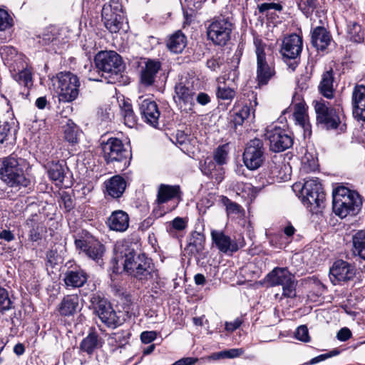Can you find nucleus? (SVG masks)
<instances>
[{"label":"nucleus","mask_w":365,"mask_h":365,"mask_svg":"<svg viewBox=\"0 0 365 365\" xmlns=\"http://www.w3.org/2000/svg\"><path fill=\"white\" fill-rule=\"evenodd\" d=\"M227 152L225 145L219 146L214 153V160L221 167L226 163Z\"/></svg>","instance_id":"864d4df0"},{"label":"nucleus","mask_w":365,"mask_h":365,"mask_svg":"<svg viewBox=\"0 0 365 365\" xmlns=\"http://www.w3.org/2000/svg\"><path fill=\"white\" fill-rule=\"evenodd\" d=\"M140 111L144 121L156 128L158 125L160 111L157 103L150 99H144L140 103Z\"/></svg>","instance_id":"6ab92c4d"},{"label":"nucleus","mask_w":365,"mask_h":365,"mask_svg":"<svg viewBox=\"0 0 365 365\" xmlns=\"http://www.w3.org/2000/svg\"><path fill=\"white\" fill-rule=\"evenodd\" d=\"M91 304L95 313L108 327L114 329L121 324L116 312L105 298L93 294L91 298Z\"/></svg>","instance_id":"1a4fd4ad"},{"label":"nucleus","mask_w":365,"mask_h":365,"mask_svg":"<svg viewBox=\"0 0 365 365\" xmlns=\"http://www.w3.org/2000/svg\"><path fill=\"white\" fill-rule=\"evenodd\" d=\"M269 287L282 286V296L286 298L296 297L297 281L287 267H275L264 278Z\"/></svg>","instance_id":"20e7f679"},{"label":"nucleus","mask_w":365,"mask_h":365,"mask_svg":"<svg viewBox=\"0 0 365 365\" xmlns=\"http://www.w3.org/2000/svg\"><path fill=\"white\" fill-rule=\"evenodd\" d=\"M256 73L258 85L259 86L267 85L275 75L274 63L257 66Z\"/></svg>","instance_id":"72a5a7b5"},{"label":"nucleus","mask_w":365,"mask_h":365,"mask_svg":"<svg viewBox=\"0 0 365 365\" xmlns=\"http://www.w3.org/2000/svg\"><path fill=\"white\" fill-rule=\"evenodd\" d=\"M294 101H299L293 104L294 113L293 118L295 120L296 124L299 125L304 129L309 128V123L307 122L308 115L307 113V107L305 102L300 98L299 96H294Z\"/></svg>","instance_id":"bb28decb"},{"label":"nucleus","mask_w":365,"mask_h":365,"mask_svg":"<svg viewBox=\"0 0 365 365\" xmlns=\"http://www.w3.org/2000/svg\"><path fill=\"white\" fill-rule=\"evenodd\" d=\"M175 99L186 110H192L195 106V89L192 84L185 78H181L175 86Z\"/></svg>","instance_id":"4468645a"},{"label":"nucleus","mask_w":365,"mask_h":365,"mask_svg":"<svg viewBox=\"0 0 365 365\" xmlns=\"http://www.w3.org/2000/svg\"><path fill=\"white\" fill-rule=\"evenodd\" d=\"M75 245L88 257L99 264H101L105 247L99 241L93 239H76Z\"/></svg>","instance_id":"2eb2a0df"},{"label":"nucleus","mask_w":365,"mask_h":365,"mask_svg":"<svg viewBox=\"0 0 365 365\" xmlns=\"http://www.w3.org/2000/svg\"><path fill=\"white\" fill-rule=\"evenodd\" d=\"M302 202L312 213H318L324 207V193L318 178L307 180L302 187Z\"/></svg>","instance_id":"39448f33"},{"label":"nucleus","mask_w":365,"mask_h":365,"mask_svg":"<svg viewBox=\"0 0 365 365\" xmlns=\"http://www.w3.org/2000/svg\"><path fill=\"white\" fill-rule=\"evenodd\" d=\"M157 337V333L154 331H143L140 334V339L143 344H150Z\"/></svg>","instance_id":"052dcab7"},{"label":"nucleus","mask_w":365,"mask_h":365,"mask_svg":"<svg viewBox=\"0 0 365 365\" xmlns=\"http://www.w3.org/2000/svg\"><path fill=\"white\" fill-rule=\"evenodd\" d=\"M333 41L330 32L322 26H317L311 31L312 46H329Z\"/></svg>","instance_id":"c85d7f7f"},{"label":"nucleus","mask_w":365,"mask_h":365,"mask_svg":"<svg viewBox=\"0 0 365 365\" xmlns=\"http://www.w3.org/2000/svg\"><path fill=\"white\" fill-rule=\"evenodd\" d=\"M65 163H52L48 170V175L51 180L56 182L57 184H62L66 176Z\"/></svg>","instance_id":"ea45409f"},{"label":"nucleus","mask_w":365,"mask_h":365,"mask_svg":"<svg viewBox=\"0 0 365 365\" xmlns=\"http://www.w3.org/2000/svg\"><path fill=\"white\" fill-rule=\"evenodd\" d=\"M329 277L334 284L346 282L354 278L356 274L354 267L349 262L339 259L330 269Z\"/></svg>","instance_id":"f3484780"},{"label":"nucleus","mask_w":365,"mask_h":365,"mask_svg":"<svg viewBox=\"0 0 365 365\" xmlns=\"http://www.w3.org/2000/svg\"><path fill=\"white\" fill-rule=\"evenodd\" d=\"M88 280L86 272L81 269L68 270L64 274L63 281L66 287L79 288L83 287Z\"/></svg>","instance_id":"a878e982"},{"label":"nucleus","mask_w":365,"mask_h":365,"mask_svg":"<svg viewBox=\"0 0 365 365\" xmlns=\"http://www.w3.org/2000/svg\"><path fill=\"white\" fill-rule=\"evenodd\" d=\"M103 158L109 163H126L129 155L128 149L122 140L118 138H109L106 142L101 143Z\"/></svg>","instance_id":"9b49d317"},{"label":"nucleus","mask_w":365,"mask_h":365,"mask_svg":"<svg viewBox=\"0 0 365 365\" xmlns=\"http://www.w3.org/2000/svg\"><path fill=\"white\" fill-rule=\"evenodd\" d=\"M187 38L181 31H175L170 36L169 43L167 46H186Z\"/></svg>","instance_id":"603ef678"},{"label":"nucleus","mask_w":365,"mask_h":365,"mask_svg":"<svg viewBox=\"0 0 365 365\" xmlns=\"http://www.w3.org/2000/svg\"><path fill=\"white\" fill-rule=\"evenodd\" d=\"M64 138L69 143L74 145L78 143L81 130L77 125L71 120H67L63 126Z\"/></svg>","instance_id":"4c0bfd02"},{"label":"nucleus","mask_w":365,"mask_h":365,"mask_svg":"<svg viewBox=\"0 0 365 365\" xmlns=\"http://www.w3.org/2000/svg\"><path fill=\"white\" fill-rule=\"evenodd\" d=\"M332 208L334 212L341 218L354 213L362 205L360 195L345 187H338L333 190Z\"/></svg>","instance_id":"7ed1b4c3"},{"label":"nucleus","mask_w":365,"mask_h":365,"mask_svg":"<svg viewBox=\"0 0 365 365\" xmlns=\"http://www.w3.org/2000/svg\"><path fill=\"white\" fill-rule=\"evenodd\" d=\"M351 336V332L348 328H342L337 333L336 337L341 341H345Z\"/></svg>","instance_id":"69168bd1"},{"label":"nucleus","mask_w":365,"mask_h":365,"mask_svg":"<svg viewBox=\"0 0 365 365\" xmlns=\"http://www.w3.org/2000/svg\"><path fill=\"white\" fill-rule=\"evenodd\" d=\"M79 309V297L78 295H67L62 299L58 307L61 316L70 317L74 315Z\"/></svg>","instance_id":"cd10ccee"},{"label":"nucleus","mask_w":365,"mask_h":365,"mask_svg":"<svg viewBox=\"0 0 365 365\" xmlns=\"http://www.w3.org/2000/svg\"><path fill=\"white\" fill-rule=\"evenodd\" d=\"M50 31L44 33L41 37H38V43L42 46L52 44L53 46H58L59 44L65 43L61 42L59 38V34L57 32L54 27H51Z\"/></svg>","instance_id":"37998d69"},{"label":"nucleus","mask_w":365,"mask_h":365,"mask_svg":"<svg viewBox=\"0 0 365 365\" xmlns=\"http://www.w3.org/2000/svg\"><path fill=\"white\" fill-rule=\"evenodd\" d=\"M56 92L62 102H72L79 93L80 81L76 75L71 72H61L57 75Z\"/></svg>","instance_id":"0eeeda50"},{"label":"nucleus","mask_w":365,"mask_h":365,"mask_svg":"<svg viewBox=\"0 0 365 365\" xmlns=\"http://www.w3.org/2000/svg\"><path fill=\"white\" fill-rule=\"evenodd\" d=\"M333 83V71L330 69L322 74V80L319 85L320 93L327 98H331L334 96Z\"/></svg>","instance_id":"473e14b6"},{"label":"nucleus","mask_w":365,"mask_h":365,"mask_svg":"<svg viewBox=\"0 0 365 365\" xmlns=\"http://www.w3.org/2000/svg\"><path fill=\"white\" fill-rule=\"evenodd\" d=\"M264 138L269 141V148L274 153L282 152L293 145L290 133L277 125L267 127Z\"/></svg>","instance_id":"9d476101"},{"label":"nucleus","mask_w":365,"mask_h":365,"mask_svg":"<svg viewBox=\"0 0 365 365\" xmlns=\"http://www.w3.org/2000/svg\"><path fill=\"white\" fill-rule=\"evenodd\" d=\"M339 354V351L334 349V350H332L329 353H327V354H320L313 359H312L307 364L309 365H313V364H317L319 362H321L322 361H324L326 359H327L329 357H331V356H336Z\"/></svg>","instance_id":"4d7b16f0"},{"label":"nucleus","mask_w":365,"mask_h":365,"mask_svg":"<svg viewBox=\"0 0 365 365\" xmlns=\"http://www.w3.org/2000/svg\"><path fill=\"white\" fill-rule=\"evenodd\" d=\"M352 251L365 261V230H359L352 236Z\"/></svg>","instance_id":"f704fd0d"},{"label":"nucleus","mask_w":365,"mask_h":365,"mask_svg":"<svg viewBox=\"0 0 365 365\" xmlns=\"http://www.w3.org/2000/svg\"><path fill=\"white\" fill-rule=\"evenodd\" d=\"M348 38L351 41L356 43H360L364 39V35L361 30V26L356 23H353L348 28Z\"/></svg>","instance_id":"de8ad7c7"},{"label":"nucleus","mask_w":365,"mask_h":365,"mask_svg":"<svg viewBox=\"0 0 365 365\" xmlns=\"http://www.w3.org/2000/svg\"><path fill=\"white\" fill-rule=\"evenodd\" d=\"M0 179L15 190L27 187L31 184V180L26 177L19 160L13 155L3 159L0 167Z\"/></svg>","instance_id":"f03ea898"},{"label":"nucleus","mask_w":365,"mask_h":365,"mask_svg":"<svg viewBox=\"0 0 365 365\" xmlns=\"http://www.w3.org/2000/svg\"><path fill=\"white\" fill-rule=\"evenodd\" d=\"M189 142V137L183 131L178 130L176 133V143L180 146L186 145Z\"/></svg>","instance_id":"0e129e2a"},{"label":"nucleus","mask_w":365,"mask_h":365,"mask_svg":"<svg viewBox=\"0 0 365 365\" xmlns=\"http://www.w3.org/2000/svg\"><path fill=\"white\" fill-rule=\"evenodd\" d=\"M120 114L124 120V123L129 128H133L135 125L137 118L133 112L132 106L125 100L119 103Z\"/></svg>","instance_id":"58836bf2"},{"label":"nucleus","mask_w":365,"mask_h":365,"mask_svg":"<svg viewBox=\"0 0 365 365\" xmlns=\"http://www.w3.org/2000/svg\"><path fill=\"white\" fill-rule=\"evenodd\" d=\"M353 114L358 120L365 122V86L356 85L352 93Z\"/></svg>","instance_id":"aec40b11"},{"label":"nucleus","mask_w":365,"mask_h":365,"mask_svg":"<svg viewBox=\"0 0 365 365\" xmlns=\"http://www.w3.org/2000/svg\"><path fill=\"white\" fill-rule=\"evenodd\" d=\"M18 127L19 123L13 114L0 118V143H3L14 135Z\"/></svg>","instance_id":"b1692460"},{"label":"nucleus","mask_w":365,"mask_h":365,"mask_svg":"<svg viewBox=\"0 0 365 365\" xmlns=\"http://www.w3.org/2000/svg\"><path fill=\"white\" fill-rule=\"evenodd\" d=\"M115 252L118 257H121L123 259L124 271L142 284L158 276V270L152 259L144 253L137 254L133 248L128 246V242H118Z\"/></svg>","instance_id":"f257e3e1"},{"label":"nucleus","mask_w":365,"mask_h":365,"mask_svg":"<svg viewBox=\"0 0 365 365\" xmlns=\"http://www.w3.org/2000/svg\"><path fill=\"white\" fill-rule=\"evenodd\" d=\"M257 66L274 63V56L269 47H256Z\"/></svg>","instance_id":"a18cd8bd"},{"label":"nucleus","mask_w":365,"mask_h":365,"mask_svg":"<svg viewBox=\"0 0 365 365\" xmlns=\"http://www.w3.org/2000/svg\"><path fill=\"white\" fill-rule=\"evenodd\" d=\"M295 338L303 342H309L310 341V336L309 335V330L307 326L301 325L299 326L295 333Z\"/></svg>","instance_id":"6e6d98bb"},{"label":"nucleus","mask_w":365,"mask_h":365,"mask_svg":"<svg viewBox=\"0 0 365 365\" xmlns=\"http://www.w3.org/2000/svg\"><path fill=\"white\" fill-rule=\"evenodd\" d=\"M317 5V0H300L298 2V7L307 16H310Z\"/></svg>","instance_id":"09e8293b"},{"label":"nucleus","mask_w":365,"mask_h":365,"mask_svg":"<svg viewBox=\"0 0 365 365\" xmlns=\"http://www.w3.org/2000/svg\"><path fill=\"white\" fill-rule=\"evenodd\" d=\"M106 194L112 198H119L123 194L126 182L120 175H115L106 180L105 182Z\"/></svg>","instance_id":"393cba45"},{"label":"nucleus","mask_w":365,"mask_h":365,"mask_svg":"<svg viewBox=\"0 0 365 365\" xmlns=\"http://www.w3.org/2000/svg\"><path fill=\"white\" fill-rule=\"evenodd\" d=\"M195 100L201 105L205 106L210 102V97L205 93L200 92L197 94V97L195 98Z\"/></svg>","instance_id":"338daca9"},{"label":"nucleus","mask_w":365,"mask_h":365,"mask_svg":"<svg viewBox=\"0 0 365 365\" xmlns=\"http://www.w3.org/2000/svg\"><path fill=\"white\" fill-rule=\"evenodd\" d=\"M100 346H101V341L96 332H90L80 344L81 350L88 354H92Z\"/></svg>","instance_id":"c9c22d12"},{"label":"nucleus","mask_w":365,"mask_h":365,"mask_svg":"<svg viewBox=\"0 0 365 365\" xmlns=\"http://www.w3.org/2000/svg\"><path fill=\"white\" fill-rule=\"evenodd\" d=\"M26 225L31 228L29 231V238L33 242H36L41 239V232L43 230V225L36 222L34 219H29L26 222Z\"/></svg>","instance_id":"49530a36"},{"label":"nucleus","mask_w":365,"mask_h":365,"mask_svg":"<svg viewBox=\"0 0 365 365\" xmlns=\"http://www.w3.org/2000/svg\"><path fill=\"white\" fill-rule=\"evenodd\" d=\"M161 68V63L158 60L147 59L140 70V81L145 86H152Z\"/></svg>","instance_id":"412c9836"},{"label":"nucleus","mask_w":365,"mask_h":365,"mask_svg":"<svg viewBox=\"0 0 365 365\" xmlns=\"http://www.w3.org/2000/svg\"><path fill=\"white\" fill-rule=\"evenodd\" d=\"M171 224L175 230L181 231L187 227V220L182 217H177L171 222Z\"/></svg>","instance_id":"e2e57ef3"},{"label":"nucleus","mask_w":365,"mask_h":365,"mask_svg":"<svg viewBox=\"0 0 365 365\" xmlns=\"http://www.w3.org/2000/svg\"><path fill=\"white\" fill-rule=\"evenodd\" d=\"M264 148L260 139L251 140L243 153V163L251 170L259 168L264 160Z\"/></svg>","instance_id":"ddd939ff"},{"label":"nucleus","mask_w":365,"mask_h":365,"mask_svg":"<svg viewBox=\"0 0 365 365\" xmlns=\"http://www.w3.org/2000/svg\"><path fill=\"white\" fill-rule=\"evenodd\" d=\"M211 236L216 247L224 253L237 252L239 249L237 244L222 231L212 230Z\"/></svg>","instance_id":"5701e85b"},{"label":"nucleus","mask_w":365,"mask_h":365,"mask_svg":"<svg viewBox=\"0 0 365 365\" xmlns=\"http://www.w3.org/2000/svg\"><path fill=\"white\" fill-rule=\"evenodd\" d=\"M234 24L229 17L219 16L209 26L207 37L217 46H225L230 39Z\"/></svg>","instance_id":"6e6552de"},{"label":"nucleus","mask_w":365,"mask_h":365,"mask_svg":"<svg viewBox=\"0 0 365 365\" xmlns=\"http://www.w3.org/2000/svg\"><path fill=\"white\" fill-rule=\"evenodd\" d=\"M259 11L262 14L265 12L266 11L270 9H274L276 11H282L283 7L281 4L277 3H263L258 5Z\"/></svg>","instance_id":"bf43d9fd"},{"label":"nucleus","mask_w":365,"mask_h":365,"mask_svg":"<svg viewBox=\"0 0 365 365\" xmlns=\"http://www.w3.org/2000/svg\"><path fill=\"white\" fill-rule=\"evenodd\" d=\"M302 37L297 34H291L283 39L282 46H302Z\"/></svg>","instance_id":"5fc2aeb1"},{"label":"nucleus","mask_w":365,"mask_h":365,"mask_svg":"<svg viewBox=\"0 0 365 365\" xmlns=\"http://www.w3.org/2000/svg\"><path fill=\"white\" fill-rule=\"evenodd\" d=\"M312 103L318 124L327 130L336 129L339 126H340L341 130L345 129V125H341L343 115L340 114L335 108H329L322 99L314 100Z\"/></svg>","instance_id":"423d86ee"},{"label":"nucleus","mask_w":365,"mask_h":365,"mask_svg":"<svg viewBox=\"0 0 365 365\" xmlns=\"http://www.w3.org/2000/svg\"><path fill=\"white\" fill-rule=\"evenodd\" d=\"M216 163L214 160L207 159L202 168V171L205 175L220 182L223 178V169Z\"/></svg>","instance_id":"e433bc0d"},{"label":"nucleus","mask_w":365,"mask_h":365,"mask_svg":"<svg viewBox=\"0 0 365 365\" xmlns=\"http://www.w3.org/2000/svg\"><path fill=\"white\" fill-rule=\"evenodd\" d=\"M12 302L6 289L0 287V312H3L11 308Z\"/></svg>","instance_id":"3c124183"},{"label":"nucleus","mask_w":365,"mask_h":365,"mask_svg":"<svg viewBox=\"0 0 365 365\" xmlns=\"http://www.w3.org/2000/svg\"><path fill=\"white\" fill-rule=\"evenodd\" d=\"M110 340L114 341L118 347H122L128 343V337L125 335L124 332H118L111 336Z\"/></svg>","instance_id":"13d9d810"},{"label":"nucleus","mask_w":365,"mask_h":365,"mask_svg":"<svg viewBox=\"0 0 365 365\" xmlns=\"http://www.w3.org/2000/svg\"><path fill=\"white\" fill-rule=\"evenodd\" d=\"M217 97L222 100H232L235 96V91L231 88L223 85L219 84L217 86Z\"/></svg>","instance_id":"8fccbe9b"},{"label":"nucleus","mask_w":365,"mask_h":365,"mask_svg":"<svg viewBox=\"0 0 365 365\" xmlns=\"http://www.w3.org/2000/svg\"><path fill=\"white\" fill-rule=\"evenodd\" d=\"M197 361V359L192 358V357H186L182 358L175 363H173L172 365H192Z\"/></svg>","instance_id":"774afa93"},{"label":"nucleus","mask_w":365,"mask_h":365,"mask_svg":"<svg viewBox=\"0 0 365 365\" xmlns=\"http://www.w3.org/2000/svg\"><path fill=\"white\" fill-rule=\"evenodd\" d=\"M249 106L247 102L243 104L240 101L235 103V113L233 116V123L235 126L241 125L245 120L248 118L251 112L254 113V107L257 105V96L253 92L250 93V98L249 99Z\"/></svg>","instance_id":"a211bd4d"},{"label":"nucleus","mask_w":365,"mask_h":365,"mask_svg":"<svg viewBox=\"0 0 365 365\" xmlns=\"http://www.w3.org/2000/svg\"><path fill=\"white\" fill-rule=\"evenodd\" d=\"M182 200V192L179 185H170L160 184L158 188L156 202L158 205H162L168 202H172L173 206L168 209L172 211L178 205Z\"/></svg>","instance_id":"dca6fc26"},{"label":"nucleus","mask_w":365,"mask_h":365,"mask_svg":"<svg viewBox=\"0 0 365 365\" xmlns=\"http://www.w3.org/2000/svg\"><path fill=\"white\" fill-rule=\"evenodd\" d=\"M129 222L128 214L123 210H118L111 213L106 224L110 230L123 232L129 227Z\"/></svg>","instance_id":"4be33fe9"},{"label":"nucleus","mask_w":365,"mask_h":365,"mask_svg":"<svg viewBox=\"0 0 365 365\" xmlns=\"http://www.w3.org/2000/svg\"><path fill=\"white\" fill-rule=\"evenodd\" d=\"M220 202L225 207L226 213L229 217H236L244 212L241 205L225 196L220 197Z\"/></svg>","instance_id":"79ce46f5"},{"label":"nucleus","mask_w":365,"mask_h":365,"mask_svg":"<svg viewBox=\"0 0 365 365\" xmlns=\"http://www.w3.org/2000/svg\"><path fill=\"white\" fill-rule=\"evenodd\" d=\"M96 67L110 76L118 75L123 69L121 57L113 51L99 52L95 57Z\"/></svg>","instance_id":"f8f14e48"},{"label":"nucleus","mask_w":365,"mask_h":365,"mask_svg":"<svg viewBox=\"0 0 365 365\" xmlns=\"http://www.w3.org/2000/svg\"><path fill=\"white\" fill-rule=\"evenodd\" d=\"M233 187L238 195H242L243 197L250 200L254 199L257 192L261 190V188L252 186L250 183L242 182H237L233 185Z\"/></svg>","instance_id":"a19ab883"},{"label":"nucleus","mask_w":365,"mask_h":365,"mask_svg":"<svg viewBox=\"0 0 365 365\" xmlns=\"http://www.w3.org/2000/svg\"><path fill=\"white\" fill-rule=\"evenodd\" d=\"M12 78L19 85L26 88H30L33 86L32 71L30 68L26 67L21 71L12 73Z\"/></svg>","instance_id":"c03bdc74"},{"label":"nucleus","mask_w":365,"mask_h":365,"mask_svg":"<svg viewBox=\"0 0 365 365\" xmlns=\"http://www.w3.org/2000/svg\"><path fill=\"white\" fill-rule=\"evenodd\" d=\"M244 354V349H230L228 350H224L223 354L225 358L234 359Z\"/></svg>","instance_id":"680f3d73"},{"label":"nucleus","mask_w":365,"mask_h":365,"mask_svg":"<svg viewBox=\"0 0 365 365\" xmlns=\"http://www.w3.org/2000/svg\"><path fill=\"white\" fill-rule=\"evenodd\" d=\"M302 47H281L279 52L283 60L292 71H294L298 65L297 59L302 52Z\"/></svg>","instance_id":"7c9ffc66"},{"label":"nucleus","mask_w":365,"mask_h":365,"mask_svg":"<svg viewBox=\"0 0 365 365\" xmlns=\"http://www.w3.org/2000/svg\"><path fill=\"white\" fill-rule=\"evenodd\" d=\"M13 26V19L9 13L0 9V43H4L11 38L9 29Z\"/></svg>","instance_id":"2f4dec72"},{"label":"nucleus","mask_w":365,"mask_h":365,"mask_svg":"<svg viewBox=\"0 0 365 365\" xmlns=\"http://www.w3.org/2000/svg\"><path fill=\"white\" fill-rule=\"evenodd\" d=\"M205 237L204 235L198 232H192L190 242L185 249L186 254L190 256H195L197 254L201 252L204 249Z\"/></svg>","instance_id":"c756f323"}]
</instances>
